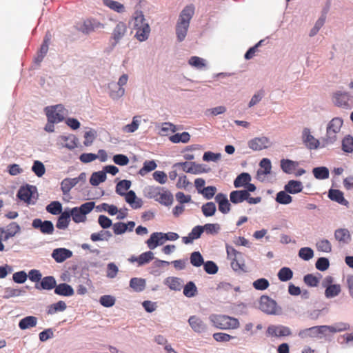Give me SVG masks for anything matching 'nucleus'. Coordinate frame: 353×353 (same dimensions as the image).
<instances>
[{"mask_svg":"<svg viewBox=\"0 0 353 353\" xmlns=\"http://www.w3.org/2000/svg\"><path fill=\"white\" fill-rule=\"evenodd\" d=\"M32 170L38 177H41L46 172L44 165L39 161L34 162Z\"/></svg>","mask_w":353,"mask_h":353,"instance_id":"nucleus-58","label":"nucleus"},{"mask_svg":"<svg viewBox=\"0 0 353 353\" xmlns=\"http://www.w3.org/2000/svg\"><path fill=\"white\" fill-rule=\"evenodd\" d=\"M316 248L320 252H330L332 251V245L327 239H321L316 244Z\"/></svg>","mask_w":353,"mask_h":353,"instance_id":"nucleus-55","label":"nucleus"},{"mask_svg":"<svg viewBox=\"0 0 353 353\" xmlns=\"http://www.w3.org/2000/svg\"><path fill=\"white\" fill-rule=\"evenodd\" d=\"M216 210L214 203L210 201L203 204L201 207V211L206 217L213 216Z\"/></svg>","mask_w":353,"mask_h":353,"instance_id":"nucleus-42","label":"nucleus"},{"mask_svg":"<svg viewBox=\"0 0 353 353\" xmlns=\"http://www.w3.org/2000/svg\"><path fill=\"white\" fill-rule=\"evenodd\" d=\"M170 140L174 143H188L190 139V135L188 132H183L182 133H176L170 137Z\"/></svg>","mask_w":353,"mask_h":353,"instance_id":"nucleus-39","label":"nucleus"},{"mask_svg":"<svg viewBox=\"0 0 353 353\" xmlns=\"http://www.w3.org/2000/svg\"><path fill=\"white\" fill-rule=\"evenodd\" d=\"M32 226L33 228L39 230L43 234H52L54 230L52 221H42L41 219H34Z\"/></svg>","mask_w":353,"mask_h":353,"instance_id":"nucleus-10","label":"nucleus"},{"mask_svg":"<svg viewBox=\"0 0 353 353\" xmlns=\"http://www.w3.org/2000/svg\"><path fill=\"white\" fill-rule=\"evenodd\" d=\"M36 188L33 185H27L26 186H22L18 191L17 196L26 203H31V198L33 194V190H35Z\"/></svg>","mask_w":353,"mask_h":353,"instance_id":"nucleus-14","label":"nucleus"},{"mask_svg":"<svg viewBox=\"0 0 353 353\" xmlns=\"http://www.w3.org/2000/svg\"><path fill=\"white\" fill-rule=\"evenodd\" d=\"M335 104L339 107H346L348 105V98L346 94L336 93L334 96Z\"/></svg>","mask_w":353,"mask_h":353,"instance_id":"nucleus-56","label":"nucleus"},{"mask_svg":"<svg viewBox=\"0 0 353 353\" xmlns=\"http://www.w3.org/2000/svg\"><path fill=\"white\" fill-rule=\"evenodd\" d=\"M328 196L331 200L334 201L339 204L344 205L345 206H347L348 205V201L345 199L343 193L339 190H330L329 191Z\"/></svg>","mask_w":353,"mask_h":353,"instance_id":"nucleus-28","label":"nucleus"},{"mask_svg":"<svg viewBox=\"0 0 353 353\" xmlns=\"http://www.w3.org/2000/svg\"><path fill=\"white\" fill-rule=\"evenodd\" d=\"M195 8L190 4L185 6L180 13L176 25V34L179 42L183 41L187 34L190 20L194 14Z\"/></svg>","mask_w":353,"mask_h":353,"instance_id":"nucleus-1","label":"nucleus"},{"mask_svg":"<svg viewBox=\"0 0 353 353\" xmlns=\"http://www.w3.org/2000/svg\"><path fill=\"white\" fill-rule=\"evenodd\" d=\"M104 6L118 13H123L125 11V8L123 4L119 1L114 0H103Z\"/></svg>","mask_w":353,"mask_h":353,"instance_id":"nucleus-33","label":"nucleus"},{"mask_svg":"<svg viewBox=\"0 0 353 353\" xmlns=\"http://www.w3.org/2000/svg\"><path fill=\"white\" fill-rule=\"evenodd\" d=\"M106 179V174L104 172H96L92 173L90 179V183L94 186L98 185Z\"/></svg>","mask_w":353,"mask_h":353,"instance_id":"nucleus-40","label":"nucleus"},{"mask_svg":"<svg viewBox=\"0 0 353 353\" xmlns=\"http://www.w3.org/2000/svg\"><path fill=\"white\" fill-rule=\"evenodd\" d=\"M46 210L53 215H57L61 213L62 205L59 201H52L47 205Z\"/></svg>","mask_w":353,"mask_h":353,"instance_id":"nucleus-49","label":"nucleus"},{"mask_svg":"<svg viewBox=\"0 0 353 353\" xmlns=\"http://www.w3.org/2000/svg\"><path fill=\"white\" fill-rule=\"evenodd\" d=\"M127 26L124 22H119L113 30L112 38L114 44L117 43L126 34Z\"/></svg>","mask_w":353,"mask_h":353,"instance_id":"nucleus-17","label":"nucleus"},{"mask_svg":"<svg viewBox=\"0 0 353 353\" xmlns=\"http://www.w3.org/2000/svg\"><path fill=\"white\" fill-rule=\"evenodd\" d=\"M37 324V318L34 316H28L20 320L19 327L21 330H24L34 327Z\"/></svg>","mask_w":353,"mask_h":353,"instance_id":"nucleus-26","label":"nucleus"},{"mask_svg":"<svg viewBox=\"0 0 353 353\" xmlns=\"http://www.w3.org/2000/svg\"><path fill=\"white\" fill-rule=\"evenodd\" d=\"M341 292V286L339 284L330 285L327 286L325 295L327 298H332Z\"/></svg>","mask_w":353,"mask_h":353,"instance_id":"nucleus-47","label":"nucleus"},{"mask_svg":"<svg viewBox=\"0 0 353 353\" xmlns=\"http://www.w3.org/2000/svg\"><path fill=\"white\" fill-rule=\"evenodd\" d=\"M165 284L172 290L179 291L183 287V281L178 277H168L165 279Z\"/></svg>","mask_w":353,"mask_h":353,"instance_id":"nucleus-31","label":"nucleus"},{"mask_svg":"<svg viewBox=\"0 0 353 353\" xmlns=\"http://www.w3.org/2000/svg\"><path fill=\"white\" fill-rule=\"evenodd\" d=\"M266 332L272 337L288 336L292 334L290 328L282 325H271L267 328Z\"/></svg>","mask_w":353,"mask_h":353,"instance_id":"nucleus-9","label":"nucleus"},{"mask_svg":"<svg viewBox=\"0 0 353 353\" xmlns=\"http://www.w3.org/2000/svg\"><path fill=\"white\" fill-rule=\"evenodd\" d=\"M269 139L267 137H256L250 140L248 143L250 148L254 150H261L268 148Z\"/></svg>","mask_w":353,"mask_h":353,"instance_id":"nucleus-18","label":"nucleus"},{"mask_svg":"<svg viewBox=\"0 0 353 353\" xmlns=\"http://www.w3.org/2000/svg\"><path fill=\"white\" fill-rule=\"evenodd\" d=\"M302 140L305 146L310 150L317 149L319 146V141L311 134L308 128H304L302 132Z\"/></svg>","mask_w":353,"mask_h":353,"instance_id":"nucleus-13","label":"nucleus"},{"mask_svg":"<svg viewBox=\"0 0 353 353\" xmlns=\"http://www.w3.org/2000/svg\"><path fill=\"white\" fill-rule=\"evenodd\" d=\"M45 111L49 123H59L64 119L66 114V110L62 105L46 107Z\"/></svg>","mask_w":353,"mask_h":353,"instance_id":"nucleus-7","label":"nucleus"},{"mask_svg":"<svg viewBox=\"0 0 353 353\" xmlns=\"http://www.w3.org/2000/svg\"><path fill=\"white\" fill-rule=\"evenodd\" d=\"M203 232V228L201 225L195 226L187 236L182 237V241L185 244L192 243L194 240L200 238Z\"/></svg>","mask_w":353,"mask_h":353,"instance_id":"nucleus-20","label":"nucleus"},{"mask_svg":"<svg viewBox=\"0 0 353 353\" xmlns=\"http://www.w3.org/2000/svg\"><path fill=\"white\" fill-rule=\"evenodd\" d=\"M125 201L133 208L138 209L142 206V201L141 199H138L135 194V192L132 190H130L125 193Z\"/></svg>","mask_w":353,"mask_h":353,"instance_id":"nucleus-22","label":"nucleus"},{"mask_svg":"<svg viewBox=\"0 0 353 353\" xmlns=\"http://www.w3.org/2000/svg\"><path fill=\"white\" fill-rule=\"evenodd\" d=\"M197 293V288L194 282L189 281L183 288V294L186 297H193Z\"/></svg>","mask_w":353,"mask_h":353,"instance_id":"nucleus-46","label":"nucleus"},{"mask_svg":"<svg viewBox=\"0 0 353 353\" xmlns=\"http://www.w3.org/2000/svg\"><path fill=\"white\" fill-rule=\"evenodd\" d=\"M25 293L26 290L24 289L7 287L3 290V298L5 299H8L12 297L21 296Z\"/></svg>","mask_w":353,"mask_h":353,"instance_id":"nucleus-30","label":"nucleus"},{"mask_svg":"<svg viewBox=\"0 0 353 353\" xmlns=\"http://www.w3.org/2000/svg\"><path fill=\"white\" fill-rule=\"evenodd\" d=\"M94 202L90 201L82 204L80 207H74L68 211L74 222L79 223L85 222L86 214L90 213L94 208Z\"/></svg>","mask_w":353,"mask_h":353,"instance_id":"nucleus-6","label":"nucleus"},{"mask_svg":"<svg viewBox=\"0 0 353 353\" xmlns=\"http://www.w3.org/2000/svg\"><path fill=\"white\" fill-rule=\"evenodd\" d=\"M157 165L154 161H145L143 166L139 170V174L141 176L145 175L147 173L156 169Z\"/></svg>","mask_w":353,"mask_h":353,"instance_id":"nucleus-44","label":"nucleus"},{"mask_svg":"<svg viewBox=\"0 0 353 353\" xmlns=\"http://www.w3.org/2000/svg\"><path fill=\"white\" fill-rule=\"evenodd\" d=\"M54 293L61 296H70L74 294V290L70 285L63 283L56 285Z\"/></svg>","mask_w":353,"mask_h":353,"instance_id":"nucleus-27","label":"nucleus"},{"mask_svg":"<svg viewBox=\"0 0 353 353\" xmlns=\"http://www.w3.org/2000/svg\"><path fill=\"white\" fill-rule=\"evenodd\" d=\"M157 201L165 205H170L173 202V196L170 192L162 189Z\"/></svg>","mask_w":353,"mask_h":353,"instance_id":"nucleus-38","label":"nucleus"},{"mask_svg":"<svg viewBox=\"0 0 353 353\" xmlns=\"http://www.w3.org/2000/svg\"><path fill=\"white\" fill-rule=\"evenodd\" d=\"M190 263L193 266L200 267L204 263L203 258L199 252H194L190 255Z\"/></svg>","mask_w":353,"mask_h":353,"instance_id":"nucleus-54","label":"nucleus"},{"mask_svg":"<svg viewBox=\"0 0 353 353\" xmlns=\"http://www.w3.org/2000/svg\"><path fill=\"white\" fill-rule=\"evenodd\" d=\"M252 285L256 290H264L269 287L270 283L266 279L261 278L254 281Z\"/></svg>","mask_w":353,"mask_h":353,"instance_id":"nucleus-63","label":"nucleus"},{"mask_svg":"<svg viewBox=\"0 0 353 353\" xmlns=\"http://www.w3.org/2000/svg\"><path fill=\"white\" fill-rule=\"evenodd\" d=\"M248 199V191L234 190L230 194V199L232 203L237 204Z\"/></svg>","mask_w":353,"mask_h":353,"instance_id":"nucleus-25","label":"nucleus"},{"mask_svg":"<svg viewBox=\"0 0 353 353\" xmlns=\"http://www.w3.org/2000/svg\"><path fill=\"white\" fill-rule=\"evenodd\" d=\"M132 20L134 28L137 30L136 38L140 41H145L150 34V28L145 21L143 12L139 10L135 11Z\"/></svg>","mask_w":353,"mask_h":353,"instance_id":"nucleus-3","label":"nucleus"},{"mask_svg":"<svg viewBox=\"0 0 353 353\" xmlns=\"http://www.w3.org/2000/svg\"><path fill=\"white\" fill-rule=\"evenodd\" d=\"M51 39H52L51 33L50 32H47L45 35V37L43 39V43L41 44L38 53L41 54L44 56L46 55V54L48 51V47H49V44L50 43Z\"/></svg>","mask_w":353,"mask_h":353,"instance_id":"nucleus-53","label":"nucleus"},{"mask_svg":"<svg viewBox=\"0 0 353 353\" xmlns=\"http://www.w3.org/2000/svg\"><path fill=\"white\" fill-rule=\"evenodd\" d=\"M299 256L302 259L308 261L314 256V252L310 248H302L299 250Z\"/></svg>","mask_w":353,"mask_h":353,"instance_id":"nucleus-60","label":"nucleus"},{"mask_svg":"<svg viewBox=\"0 0 353 353\" xmlns=\"http://www.w3.org/2000/svg\"><path fill=\"white\" fill-rule=\"evenodd\" d=\"M130 286L135 292H141L145 288V281L141 278H132L130 279Z\"/></svg>","mask_w":353,"mask_h":353,"instance_id":"nucleus-37","label":"nucleus"},{"mask_svg":"<svg viewBox=\"0 0 353 353\" xmlns=\"http://www.w3.org/2000/svg\"><path fill=\"white\" fill-rule=\"evenodd\" d=\"M250 181V175L248 173L243 172L235 179L234 185L236 188L245 187Z\"/></svg>","mask_w":353,"mask_h":353,"instance_id":"nucleus-35","label":"nucleus"},{"mask_svg":"<svg viewBox=\"0 0 353 353\" xmlns=\"http://www.w3.org/2000/svg\"><path fill=\"white\" fill-rule=\"evenodd\" d=\"M128 80V76L125 74H123L120 77L118 81L119 88L117 91H111L110 97L112 99H118L121 97L125 93V89L123 88L125 85Z\"/></svg>","mask_w":353,"mask_h":353,"instance_id":"nucleus-21","label":"nucleus"},{"mask_svg":"<svg viewBox=\"0 0 353 353\" xmlns=\"http://www.w3.org/2000/svg\"><path fill=\"white\" fill-rule=\"evenodd\" d=\"M303 184L301 181L290 180L285 185L284 189L285 192L290 194H297L303 190Z\"/></svg>","mask_w":353,"mask_h":353,"instance_id":"nucleus-24","label":"nucleus"},{"mask_svg":"<svg viewBox=\"0 0 353 353\" xmlns=\"http://www.w3.org/2000/svg\"><path fill=\"white\" fill-rule=\"evenodd\" d=\"M21 228L19 225L16 222H12L7 226L6 230H5L3 241H7L10 238L14 236L17 233L20 232Z\"/></svg>","mask_w":353,"mask_h":353,"instance_id":"nucleus-29","label":"nucleus"},{"mask_svg":"<svg viewBox=\"0 0 353 353\" xmlns=\"http://www.w3.org/2000/svg\"><path fill=\"white\" fill-rule=\"evenodd\" d=\"M153 258V253L151 251H148L140 254L136 259L137 260L138 265L140 266L149 263Z\"/></svg>","mask_w":353,"mask_h":353,"instance_id":"nucleus-52","label":"nucleus"},{"mask_svg":"<svg viewBox=\"0 0 353 353\" xmlns=\"http://www.w3.org/2000/svg\"><path fill=\"white\" fill-rule=\"evenodd\" d=\"M104 25L95 19H87L84 21L83 25L81 26L82 32L88 34L95 30L103 28Z\"/></svg>","mask_w":353,"mask_h":353,"instance_id":"nucleus-15","label":"nucleus"},{"mask_svg":"<svg viewBox=\"0 0 353 353\" xmlns=\"http://www.w3.org/2000/svg\"><path fill=\"white\" fill-rule=\"evenodd\" d=\"M72 252L66 248H57L54 249L52 253V258L57 263H62L67 259L72 256Z\"/></svg>","mask_w":353,"mask_h":353,"instance_id":"nucleus-16","label":"nucleus"},{"mask_svg":"<svg viewBox=\"0 0 353 353\" xmlns=\"http://www.w3.org/2000/svg\"><path fill=\"white\" fill-rule=\"evenodd\" d=\"M176 165L181 167L184 172L194 174H199L208 172L202 165L196 164L195 162H181L176 163Z\"/></svg>","mask_w":353,"mask_h":353,"instance_id":"nucleus-11","label":"nucleus"},{"mask_svg":"<svg viewBox=\"0 0 353 353\" xmlns=\"http://www.w3.org/2000/svg\"><path fill=\"white\" fill-rule=\"evenodd\" d=\"M40 285L43 290H52L56 287V280L52 276H45L41 279Z\"/></svg>","mask_w":353,"mask_h":353,"instance_id":"nucleus-41","label":"nucleus"},{"mask_svg":"<svg viewBox=\"0 0 353 353\" xmlns=\"http://www.w3.org/2000/svg\"><path fill=\"white\" fill-rule=\"evenodd\" d=\"M335 239L341 244H347L351 240L350 231L346 228H339L334 232Z\"/></svg>","mask_w":353,"mask_h":353,"instance_id":"nucleus-19","label":"nucleus"},{"mask_svg":"<svg viewBox=\"0 0 353 353\" xmlns=\"http://www.w3.org/2000/svg\"><path fill=\"white\" fill-rule=\"evenodd\" d=\"M67 307L65 303L63 301H59L58 302L51 304L48 307V314H54L58 312H63Z\"/></svg>","mask_w":353,"mask_h":353,"instance_id":"nucleus-36","label":"nucleus"},{"mask_svg":"<svg viewBox=\"0 0 353 353\" xmlns=\"http://www.w3.org/2000/svg\"><path fill=\"white\" fill-rule=\"evenodd\" d=\"M130 181L121 180L117 184L116 192L121 196H123L125 194V191H127L130 188Z\"/></svg>","mask_w":353,"mask_h":353,"instance_id":"nucleus-45","label":"nucleus"},{"mask_svg":"<svg viewBox=\"0 0 353 353\" xmlns=\"http://www.w3.org/2000/svg\"><path fill=\"white\" fill-rule=\"evenodd\" d=\"M350 329V325L346 323H336L333 325H321L314 326L308 329H306L299 333V335L307 333L311 336L321 337L320 334H324L328 331L332 333L341 332Z\"/></svg>","mask_w":353,"mask_h":353,"instance_id":"nucleus-2","label":"nucleus"},{"mask_svg":"<svg viewBox=\"0 0 353 353\" xmlns=\"http://www.w3.org/2000/svg\"><path fill=\"white\" fill-rule=\"evenodd\" d=\"M303 281L307 285L310 287H316L319 283V278L312 274H306L303 278Z\"/></svg>","mask_w":353,"mask_h":353,"instance_id":"nucleus-64","label":"nucleus"},{"mask_svg":"<svg viewBox=\"0 0 353 353\" xmlns=\"http://www.w3.org/2000/svg\"><path fill=\"white\" fill-rule=\"evenodd\" d=\"M259 309L268 314H277V303L268 296H261L259 301Z\"/></svg>","mask_w":353,"mask_h":353,"instance_id":"nucleus-8","label":"nucleus"},{"mask_svg":"<svg viewBox=\"0 0 353 353\" xmlns=\"http://www.w3.org/2000/svg\"><path fill=\"white\" fill-rule=\"evenodd\" d=\"M210 320L214 327L221 330L236 329L240 325L237 319L227 315L212 314Z\"/></svg>","mask_w":353,"mask_h":353,"instance_id":"nucleus-5","label":"nucleus"},{"mask_svg":"<svg viewBox=\"0 0 353 353\" xmlns=\"http://www.w3.org/2000/svg\"><path fill=\"white\" fill-rule=\"evenodd\" d=\"M188 323L193 331L196 333H204L208 330L207 324L198 316H191L188 319Z\"/></svg>","mask_w":353,"mask_h":353,"instance_id":"nucleus-12","label":"nucleus"},{"mask_svg":"<svg viewBox=\"0 0 353 353\" xmlns=\"http://www.w3.org/2000/svg\"><path fill=\"white\" fill-rule=\"evenodd\" d=\"M288 193L285 190L278 192L276 197V202L285 205L290 203L292 201V198Z\"/></svg>","mask_w":353,"mask_h":353,"instance_id":"nucleus-51","label":"nucleus"},{"mask_svg":"<svg viewBox=\"0 0 353 353\" xmlns=\"http://www.w3.org/2000/svg\"><path fill=\"white\" fill-rule=\"evenodd\" d=\"M70 221V216L68 210H65L58 218L56 227L60 230H65L68 227Z\"/></svg>","mask_w":353,"mask_h":353,"instance_id":"nucleus-32","label":"nucleus"},{"mask_svg":"<svg viewBox=\"0 0 353 353\" xmlns=\"http://www.w3.org/2000/svg\"><path fill=\"white\" fill-rule=\"evenodd\" d=\"M299 165V162L290 159H282L281 161V168L286 174L294 173V171Z\"/></svg>","mask_w":353,"mask_h":353,"instance_id":"nucleus-23","label":"nucleus"},{"mask_svg":"<svg viewBox=\"0 0 353 353\" xmlns=\"http://www.w3.org/2000/svg\"><path fill=\"white\" fill-rule=\"evenodd\" d=\"M343 121L339 117L333 118L327 124L326 135L322 139V147L333 144L337 140V134L341 131Z\"/></svg>","mask_w":353,"mask_h":353,"instance_id":"nucleus-4","label":"nucleus"},{"mask_svg":"<svg viewBox=\"0 0 353 353\" xmlns=\"http://www.w3.org/2000/svg\"><path fill=\"white\" fill-rule=\"evenodd\" d=\"M277 276L281 281L285 282L290 280L292 278L293 272L290 268L284 267L280 269Z\"/></svg>","mask_w":353,"mask_h":353,"instance_id":"nucleus-43","label":"nucleus"},{"mask_svg":"<svg viewBox=\"0 0 353 353\" xmlns=\"http://www.w3.org/2000/svg\"><path fill=\"white\" fill-rule=\"evenodd\" d=\"M161 235V234H158V232H154L150 235V237L147 240L146 243L148 247L150 250H153L156 248L159 245V239L158 236Z\"/></svg>","mask_w":353,"mask_h":353,"instance_id":"nucleus-62","label":"nucleus"},{"mask_svg":"<svg viewBox=\"0 0 353 353\" xmlns=\"http://www.w3.org/2000/svg\"><path fill=\"white\" fill-rule=\"evenodd\" d=\"M201 228H203V232L210 234H216L220 230V225L218 223H207Z\"/></svg>","mask_w":353,"mask_h":353,"instance_id":"nucleus-61","label":"nucleus"},{"mask_svg":"<svg viewBox=\"0 0 353 353\" xmlns=\"http://www.w3.org/2000/svg\"><path fill=\"white\" fill-rule=\"evenodd\" d=\"M78 179L75 178H66L61 183V189L63 194H68L70 190L78 183Z\"/></svg>","mask_w":353,"mask_h":353,"instance_id":"nucleus-34","label":"nucleus"},{"mask_svg":"<svg viewBox=\"0 0 353 353\" xmlns=\"http://www.w3.org/2000/svg\"><path fill=\"white\" fill-rule=\"evenodd\" d=\"M260 166L261 168L263 169V170H259L257 172L258 175H259L260 174L266 175V174H268L270 173L272 165H271V162L268 159H266V158L263 159L260 162Z\"/></svg>","mask_w":353,"mask_h":353,"instance_id":"nucleus-59","label":"nucleus"},{"mask_svg":"<svg viewBox=\"0 0 353 353\" xmlns=\"http://www.w3.org/2000/svg\"><path fill=\"white\" fill-rule=\"evenodd\" d=\"M188 63L197 69H203L206 66L205 59L196 56L191 57L188 60Z\"/></svg>","mask_w":353,"mask_h":353,"instance_id":"nucleus-48","label":"nucleus"},{"mask_svg":"<svg viewBox=\"0 0 353 353\" xmlns=\"http://www.w3.org/2000/svg\"><path fill=\"white\" fill-rule=\"evenodd\" d=\"M342 149L345 152H353V137L348 135L345 137L342 141Z\"/></svg>","mask_w":353,"mask_h":353,"instance_id":"nucleus-57","label":"nucleus"},{"mask_svg":"<svg viewBox=\"0 0 353 353\" xmlns=\"http://www.w3.org/2000/svg\"><path fill=\"white\" fill-rule=\"evenodd\" d=\"M312 172L316 179H325L329 177V170L325 167L315 168Z\"/></svg>","mask_w":353,"mask_h":353,"instance_id":"nucleus-50","label":"nucleus"}]
</instances>
